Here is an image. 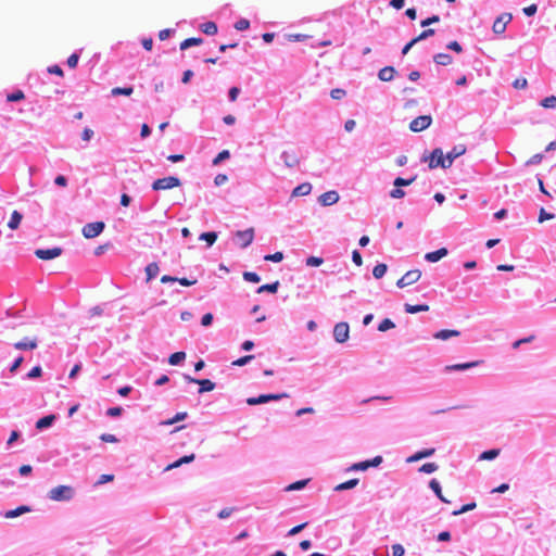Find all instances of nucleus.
Masks as SVG:
<instances>
[{
    "instance_id": "25",
    "label": "nucleus",
    "mask_w": 556,
    "mask_h": 556,
    "mask_svg": "<svg viewBox=\"0 0 556 556\" xmlns=\"http://www.w3.org/2000/svg\"><path fill=\"white\" fill-rule=\"evenodd\" d=\"M197 384L200 386L198 391L199 394L213 391L216 387L215 382L211 381L210 379H198Z\"/></svg>"
},
{
    "instance_id": "16",
    "label": "nucleus",
    "mask_w": 556,
    "mask_h": 556,
    "mask_svg": "<svg viewBox=\"0 0 556 556\" xmlns=\"http://www.w3.org/2000/svg\"><path fill=\"white\" fill-rule=\"evenodd\" d=\"M56 420V416L53 414L39 418L36 422V429L42 431L53 426Z\"/></svg>"
},
{
    "instance_id": "29",
    "label": "nucleus",
    "mask_w": 556,
    "mask_h": 556,
    "mask_svg": "<svg viewBox=\"0 0 556 556\" xmlns=\"http://www.w3.org/2000/svg\"><path fill=\"white\" fill-rule=\"evenodd\" d=\"M404 309H405L406 313L417 314V313H420V312L429 311V306L427 304L412 305V304L406 303L404 305Z\"/></svg>"
},
{
    "instance_id": "12",
    "label": "nucleus",
    "mask_w": 556,
    "mask_h": 556,
    "mask_svg": "<svg viewBox=\"0 0 556 556\" xmlns=\"http://www.w3.org/2000/svg\"><path fill=\"white\" fill-rule=\"evenodd\" d=\"M511 21V15L508 13L500 15L493 23L492 29L495 34H503L506 30V25Z\"/></svg>"
},
{
    "instance_id": "28",
    "label": "nucleus",
    "mask_w": 556,
    "mask_h": 556,
    "mask_svg": "<svg viewBox=\"0 0 556 556\" xmlns=\"http://www.w3.org/2000/svg\"><path fill=\"white\" fill-rule=\"evenodd\" d=\"M134 93V87L132 86H127V87H114L112 90H111V96L112 97H117V96H131Z\"/></svg>"
},
{
    "instance_id": "61",
    "label": "nucleus",
    "mask_w": 556,
    "mask_h": 556,
    "mask_svg": "<svg viewBox=\"0 0 556 556\" xmlns=\"http://www.w3.org/2000/svg\"><path fill=\"white\" fill-rule=\"evenodd\" d=\"M174 34H175V29L165 28V29L160 30L159 38H160V40H166L169 37H172Z\"/></svg>"
},
{
    "instance_id": "51",
    "label": "nucleus",
    "mask_w": 556,
    "mask_h": 556,
    "mask_svg": "<svg viewBox=\"0 0 556 556\" xmlns=\"http://www.w3.org/2000/svg\"><path fill=\"white\" fill-rule=\"evenodd\" d=\"M243 279L248 282L257 283L261 280V277L254 271H244Z\"/></svg>"
},
{
    "instance_id": "17",
    "label": "nucleus",
    "mask_w": 556,
    "mask_h": 556,
    "mask_svg": "<svg viewBox=\"0 0 556 556\" xmlns=\"http://www.w3.org/2000/svg\"><path fill=\"white\" fill-rule=\"evenodd\" d=\"M447 254L448 250L446 248H441L439 250L426 253L425 260L429 263H435L445 257Z\"/></svg>"
},
{
    "instance_id": "62",
    "label": "nucleus",
    "mask_w": 556,
    "mask_h": 556,
    "mask_svg": "<svg viewBox=\"0 0 556 556\" xmlns=\"http://www.w3.org/2000/svg\"><path fill=\"white\" fill-rule=\"evenodd\" d=\"M240 88L239 87H231L228 90V99L231 102H235L238 99V96L240 94Z\"/></svg>"
},
{
    "instance_id": "36",
    "label": "nucleus",
    "mask_w": 556,
    "mask_h": 556,
    "mask_svg": "<svg viewBox=\"0 0 556 556\" xmlns=\"http://www.w3.org/2000/svg\"><path fill=\"white\" fill-rule=\"evenodd\" d=\"M199 239L205 241L207 243V247H211L214 244V242L217 239V232H215V231L202 232L200 235Z\"/></svg>"
},
{
    "instance_id": "34",
    "label": "nucleus",
    "mask_w": 556,
    "mask_h": 556,
    "mask_svg": "<svg viewBox=\"0 0 556 556\" xmlns=\"http://www.w3.org/2000/svg\"><path fill=\"white\" fill-rule=\"evenodd\" d=\"M203 42V39L202 38H195V37H191V38H187L185 39L181 43H180V50H187L189 49L190 47H193V46H199Z\"/></svg>"
},
{
    "instance_id": "9",
    "label": "nucleus",
    "mask_w": 556,
    "mask_h": 556,
    "mask_svg": "<svg viewBox=\"0 0 556 556\" xmlns=\"http://www.w3.org/2000/svg\"><path fill=\"white\" fill-rule=\"evenodd\" d=\"M62 252V248L54 247L50 249H37L35 250V255L40 260L49 261L59 257Z\"/></svg>"
},
{
    "instance_id": "3",
    "label": "nucleus",
    "mask_w": 556,
    "mask_h": 556,
    "mask_svg": "<svg viewBox=\"0 0 556 556\" xmlns=\"http://www.w3.org/2000/svg\"><path fill=\"white\" fill-rule=\"evenodd\" d=\"M254 239V229L248 228L245 230H237L233 233V241L241 249L248 248Z\"/></svg>"
},
{
    "instance_id": "46",
    "label": "nucleus",
    "mask_w": 556,
    "mask_h": 556,
    "mask_svg": "<svg viewBox=\"0 0 556 556\" xmlns=\"http://www.w3.org/2000/svg\"><path fill=\"white\" fill-rule=\"evenodd\" d=\"M368 469V465H366V462H359L351 465L349 468L345 469L346 472L349 471H365Z\"/></svg>"
},
{
    "instance_id": "33",
    "label": "nucleus",
    "mask_w": 556,
    "mask_h": 556,
    "mask_svg": "<svg viewBox=\"0 0 556 556\" xmlns=\"http://www.w3.org/2000/svg\"><path fill=\"white\" fill-rule=\"evenodd\" d=\"M186 359V353L182 351L175 352L168 357V363L173 366L180 365Z\"/></svg>"
},
{
    "instance_id": "6",
    "label": "nucleus",
    "mask_w": 556,
    "mask_h": 556,
    "mask_svg": "<svg viewBox=\"0 0 556 556\" xmlns=\"http://www.w3.org/2000/svg\"><path fill=\"white\" fill-rule=\"evenodd\" d=\"M350 337V326L345 321H341L333 327V339L338 343H344Z\"/></svg>"
},
{
    "instance_id": "8",
    "label": "nucleus",
    "mask_w": 556,
    "mask_h": 556,
    "mask_svg": "<svg viewBox=\"0 0 556 556\" xmlns=\"http://www.w3.org/2000/svg\"><path fill=\"white\" fill-rule=\"evenodd\" d=\"M287 396L288 395L286 393H281V394H261L258 396L247 399V404L250 405V406H254V405L265 404V403H268L270 401H278V400H280L282 397H287Z\"/></svg>"
},
{
    "instance_id": "21",
    "label": "nucleus",
    "mask_w": 556,
    "mask_h": 556,
    "mask_svg": "<svg viewBox=\"0 0 556 556\" xmlns=\"http://www.w3.org/2000/svg\"><path fill=\"white\" fill-rule=\"evenodd\" d=\"M311 191H312V185L309 182H303L293 189L291 197H304V195L309 194Z\"/></svg>"
},
{
    "instance_id": "23",
    "label": "nucleus",
    "mask_w": 556,
    "mask_h": 556,
    "mask_svg": "<svg viewBox=\"0 0 556 556\" xmlns=\"http://www.w3.org/2000/svg\"><path fill=\"white\" fill-rule=\"evenodd\" d=\"M359 483V479L357 478H353V479H350L345 482H342L338 485L334 486V491L336 492H343V491H346V490H352L354 489L357 484Z\"/></svg>"
},
{
    "instance_id": "32",
    "label": "nucleus",
    "mask_w": 556,
    "mask_h": 556,
    "mask_svg": "<svg viewBox=\"0 0 556 556\" xmlns=\"http://www.w3.org/2000/svg\"><path fill=\"white\" fill-rule=\"evenodd\" d=\"M160 273L159 265L156 263H150L146 267L147 281L154 279Z\"/></svg>"
},
{
    "instance_id": "41",
    "label": "nucleus",
    "mask_w": 556,
    "mask_h": 556,
    "mask_svg": "<svg viewBox=\"0 0 556 556\" xmlns=\"http://www.w3.org/2000/svg\"><path fill=\"white\" fill-rule=\"evenodd\" d=\"M308 483V480L307 479H304V480H298L291 484H289L287 488H286V491H299V490H302L306 486V484Z\"/></svg>"
},
{
    "instance_id": "1",
    "label": "nucleus",
    "mask_w": 556,
    "mask_h": 556,
    "mask_svg": "<svg viewBox=\"0 0 556 556\" xmlns=\"http://www.w3.org/2000/svg\"><path fill=\"white\" fill-rule=\"evenodd\" d=\"M47 496L54 502H70L75 496V490L71 485H58L52 488Z\"/></svg>"
},
{
    "instance_id": "13",
    "label": "nucleus",
    "mask_w": 556,
    "mask_h": 556,
    "mask_svg": "<svg viewBox=\"0 0 556 556\" xmlns=\"http://www.w3.org/2000/svg\"><path fill=\"white\" fill-rule=\"evenodd\" d=\"M37 346L38 340L36 338L31 339L28 337H25L13 344V348L20 351L35 350Z\"/></svg>"
},
{
    "instance_id": "4",
    "label": "nucleus",
    "mask_w": 556,
    "mask_h": 556,
    "mask_svg": "<svg viewBox=\"0 0 556 556\" xmlns=\"http://www.w3.org/2000/svg\"><path fill=\"white\" fill-rule=\"evenodd\" d=\"M181 185V181L178 177L168 176L164 178H159L153 181L152 189L155 191L160 190H168Z\"/></svg>"
},
{
    "instance_id": "48",
    "label": "nucleus",
    "mask_w": 556,
    "mask_h": 556,
    "mask_svg": "<svg viewBox=\"0 0 556 556\" xmlns=\"http://www.w3.org/2000/svg\"><path fill=\"white\" fill-rule=\"evenodd\" d=\"M416 177H412L409 179H406V178H402V177H396L393 181V185L395 187H400V188H403V187H407L409 186L414 180H415Z\"/></svg>"
},
{
    "instance_id": "58",
    "label": "nucleus",
    "mask_w": 556,
    "mask_h": 556,
    "mask_svg": "<svg viewBox=\"0 0 556 556\" xmlns=\"http://www.w3.org/2000/svg\"><path fill=\"white\" fill-rule=\"evenodd\" d=\"M266 261H270L274 263L281 262L283 260V253L282 252H276L274 254H267L264 257Z\"/></svg>"
},
{
    "instance_id": "15",
    "label": "nucleus",
    "mask_w": 556,
    "mask_h": 556,
    "mask_svg": "<svg viewBox=\"0 0 556 556\" xmlns=\"http://www.w3.org/2000/svg\"><path fill=\"white\" fill-rule=\"evenodd\" d=\"M481 363H482V361H473V362H468V363L448 365L445 367L444 370L445 371H464V370H468L473 367H477Z\"/></svg>"
},
{
    "instance_id": "47",
    "label": "nucleus",
    "mask_w": 556,
    "mask_h": 556,
    "mask_svg": "<svg viewBox=\"0 0 556 556\" xmlns=\"http://www.w3.org/2000/svg\"><path fill=\"white\" fill-rule=\"evenodd\" d=\"M476 506H477V505H476V503H475V502L468 503V504H466V505H463L459 509L454 510V511L452 513V515H453V516H458V515L465 514V513H467V511H470V510L475 509V508H476Z\"/></svg>"
},
{
    "instance_id": "54",
    "label": "nucleus",
    "mask_w": 556,
    "mask_h": 556,
    "mask_svg": "<svg viewBox=\"0 0 556 556\" xmlns=\"http://www.w3.org/2000/svg\"><path fill=\"white\" fill-rule=\"evenodd\" d=\"M254 358V355H245L232 362V366L242 367L249 364Z\"/></svg>"
},
{
    "instance_id": "37",
    "label": "nucleus",
    "mask_w": 556,
    "mask_h": 556,
    "mask_svg": "<svg viewBox=\"0 0 556 556\" xmlns=\"http://www.w3.org/2000/svg\"><path fill=\"white\" fill-rule=\"evenodd\" d=\"M500 455L498 448H491L482 452L479 456V459L493 460Z\"/></svg>"
},
{
    "instance_id": "59",
    "label": "nucleus",
    "mask_w": 556,
    "mask_h": 556,
    "mask_svg": "<svg viewBox=\"0 0 556 556\" xmlns=\"http://www.w3.org/2000/svg\"><path fill=\"white\" fill-rule=\"evenodd\" d=\"M439 21H440V16L434 14V15H431L430 17H427V18L422 20L420 22V26L421 27H427V26H429L431 24L438 23Z\"/></svg>"
},
{
    "instance_id": "57",
    "label": "nucleus",
    "mask_w": 556,
    "mask_h": 556,
    "mask_svg": "<svg viewBox=\"0 0 556 556\" xmlns=\"http://www.w3.org/2000/svg\"><path fill=\"white\" fill-rule=\"evenodd\" d=\"M345 94L346 91L342 88H334L330 91V97L334 100H341Z\"/></svg>"
},
{
    "instance_id": "56",
    "label": "nucleus",
    "mask_w": 556,
    "mask_h": 556,
    "mask_svg": "<svg viewBox=\"0 0 556 556\" xmlns=\"http://www.w3.org/2000/svg\"><path fill=\"white\" fill-rule=\"evenodd\" d=\"M434 33H435L434 29L428 28V29H425L420 35H418L414 39L416 40V42H419V41L426 40L429 37L433 36Z\"/></svg>"
},
{
    "instance_id": "22",
    "label": "nucleus",
    "mask_w": 556,
    "mask_h": 556,
    "mask_svg": "<svg viewBox=\"0 0 556 556\" xmlns=\"http://www.w3.org/2000/svg\"><path fill=\"white\" fill-rule=\"evenodd\" d=\"M31 509L29 506L21 505L15 509H10L4 513V517L8 519L16 518L25 513H29Z\"/></svg>"
},
{
    "instance_id": "40",
    "label": "nucleus",
    "mask_w": 556,
    "mask_h": 556,
    "mask_svg": "<svg viewBox=\"0 0 556 556\" xmlns=\"http://www.w3.org/2000/svg\"><path fill=\"white\" fill-rule=\"evenodd\" d=\"M202 31L205 35L213 36L217 33V25L214 22H206L202 25Z\"/></svg>"
},
{
    "instance_id": "53",
    "label": "nucleus",
    "mask_w": 556,
    "mask_h": 556,
    "mask_svg": "<svg viewBox=\"0 0 556 556\" xmlns=\"http://www.w3.org/2000/svg\"><path fill=\"white\" fill-rule=\"evenodd\" d=\"M81 50L79 51H75L74 53H72L68 59H67V65L68 67L71 68H75L78 64V61H79V53H80Z\"/></svg>"
},
{
    "instance_id": "26",
    "label": "nucleus",
    "mask_w": 556,
    "mask_h": 556,
    "mask_svg": "<svg viewBox=\"0 0 556 556\" xmlns=\"http://www.w3.org/2000/svg\"><path fill=\"white\" fill-rule=\"evenodd\" d=\"M460 334L457 330L443 329L433 334V337L438 340H448L452 337H458Z\"/></svg>"
},
{
    "instance_id": "11",
    "label": "nucleus",
    "mask_w": 556,
    "mask_h": 556,
    "mask_svg": "<svg viewBox=\"0 0 556 556\" xmlns=\"http://www.w3.org/2000/svg\"><path fill=\"white\" fill-rule=\"evenodd\" d=\"M280 160L288 168H294L300 164V159L294 151H283L280 154Z\"/></svg>"
},
{
    "instance_id": "49",
    "label": "nucleus",
    "mask_w": 556,
    "mask_h": 556,
    "mask_svg": "<svg viewBox=\"0 0 556 556\" xmlns=\"http://www.w3.org/2000/svg\"><path fill=\"white\" fill-rule=\"evenodd\" d=\"M541 105L546 109H555L556 108V97L549 96V97L544 98L541 101Z\"/></svg>"
},
{
    "instance_id": "14",
    "label": "nucleus",
    "mask_w": 556,
    "mask_h": 556,
    "mask_svg": "<svg viewBox=\"0 0 556 556\" xmlns=\"http://www.w3.org/2000/svg\"><path fill=\"white\" fill-rule=\"evenodd\" d=\"M339 199H340L339 193L334 190H331V191H327V192L323 193L319 197L318 201L324 206H330L332 204H336L339 201Z\"/></svg>"
},
{
    "instance_id": "55",
    "label": "nucleus",
    "mask_w": 556,
    "mask_h": 556,
    "mask_svg": "<svg viewBox=\"0 0 556 556\" xmlns=\"http://www.w3.org/2000/svg\"><path fill=\"white\" fill-rule=\"evenodd\" d=\"M250 22L247 18H240L235 23V28L239 31L249 29Z\"/></svg>"
},
{
    "instance_id": "43",
    "label": "nucleus",
    "mask_w": 556,
    "mask_h": 556,
    "mask_svg": "<svg viewBox=\"0 0 556 556\" xmlns=\"http://www.w3.org/2000/svg\"><path fill=\"white\" fill-rule=\"evenodd\" d=\"M188 417V414L186 412L177 413L173 418L166 420L163 422V425L169 426L174 425L178 421L185 420Z\"/></svg>"
},
{
    "instance_id": "39",
    "label": "nucleus",
    "mask_w": 556,
    "mask_h": 556,
    "mask_svg": "<svg viewBox=\"0 0 556 556\" xmlns=\"http://www.w3.org/2000/svg\"><path fill=\"white\" fill-rule=\"evenodd\" d=\"M230 157V152L228 150L220 151L214 159L212 164L214 166H217L222 164L224 161L228 160Z\"/></svg>"
},
{
    "instance_id": "64",
    "label": "nucleus",
    "mask_w": 556,
    "mask_h": 556,
    "mask_svg": "<svg viewBox=\"0 0 556 556\" xmlns=\"http://www.w3.org/2000/svg\"><path fill=\"white\" fill-rule=\"evenodd\" d=\"M404 553H405V549L401 544L392 545V556H403Z\"/></svg>"
},
{
    "instance_id": "5",
    "label": "nucleus",
    "mask_w": 556,
    "mask_h": 556,
    "mask_svg": "<svg viewBox=\"0 0 556 556\" xmlns=\"http://www.w3.org/2000/svg\"><path fill=\"white\" fill-rule=\"evenodd\" d=\"M105 228V224L103 222H93L88 223L83 227V236L87 239H93L101 235Z\"/></svg>"
},
{
    "instance_id": "18",
    "label": "nucleus",
    "mask_w": 556,
    "mask_h": 556,
    "mask_svg": "<svg viewBox=\"0 0 556 556\" xmlns=\"http://www.w3.org/2000/svg\"><path fill=\"white\" fill-rule=\"evenodd\" d=\"M434 453H435V448H433V447H431V448H424V450L417 451L415 454L409 456L406 459V462L407 463H415V462H418L420 459L431 457Z\"/></svg>"
},
{
    "instance_id": "30",
    "label": "nucleus",
    "mask_w": 556,
    "mask_h": 556,
    "mask_svg": "<svg viewBox=\"0 0 556 556\" xmlns=\"http://www.w3.org/2000/svg\"><path fill=\"white\" fill-rule=\"evenodd\" d=\"M433 61L438 65L446 66L453 62V58L448 53H438L433 56Z\"/></svg>"
},
{
    "instance_id": "27",
    "label": "nucleus",
    "mask_w": 556,
    "mask_h": 556,
    "mask_svg": "<svg viewBox=\"0 0 556 556\" xmlns=\"http://www.w3.org/2000/svg\"><path fill=\"white\" fill-rule=\"evenodd\" d=\"M23 215L18 211H13L11 214L10 220L8 223V227L12 230H15L18 228L21 222H22Z\"/></svg>"
},
{
    "instance_id": "20",
    "label": "nucleus",
    "mask_w": 556,
    "mask_h": 556,
    "mask_svg": "<svg viewBox=\"0 0 556 556\" xmlns=\"http://www.w3.org/2000/svg\"><path fill=\"white\" fill-rule=\"evenodd\" d=\"M396 71L393 66H384L378 72V78L381 81H391L394 78Z\"/></svg>"
},
{
    "instance_id": "42",
    "label": "nucleus",
    "mask_w": 556,
    "mask_h": 556,
    "mask_svg": "<svg viewBox=\"0 0 556 556\" xmlns=\"http://www.w3.org/2000/svg\"><path fill=\"white\" fill-rule=\"evenodd\" d=\"M395 327V324L390 318H384L381 320V323L378 325V330L381 332H386L390 329H393Z\"/></svg>"
},
{
    "instance_id": "52",
    "label": "nucleus",
    "mask_w": 556,
    "mask_h": 556,
    "mask_svg": "<svg viewBox=\"0 0 556 556\" xmlns=\"http://www.w3.org/2000/svg\"><path fill=\"white\" fill-rule=\"evenodd\" d=\"M324 263V258L318 256H309L306 258L305 264L309 267H318Z\"/></svg>"
},
{
    "instance_id": "7",
    "label": "nucleus",
    "mask_w": 556,
    "mask_h": 556,
    "mask_svg": "<svg viewBox=\"0 0 556 556\" xmlns=\"http://www.w3.org/2000/svg\"><path fill=\"white\" fill-rule=\"evenodd\" d=\"M431 123L432 117L430 115H420L409 123V129L413 132H419L430 127Z\"/></svg>"
},
{
    "instance_id": "63",
    "label": "nucleus",
    "mask_w": 556,
    "mask_h": 556,
    "mask_svg": "<svg viewBox=\"0 0 556 556\" xmlns=\"http://www.w3.org/2000/svg\"><path fill=\"white\" fill-rule=\"evenodd\" d=\"M390 197L393 199H402L405 197V191L400 187H395L390 191Z\"/></svg>"
},
{
    "instance_id": "19",
    "label": "nucleus",
    "mask_w": 556,
    "mask_h": 556,
    "mask_svg": "<svg viewBox=\"0 0 556 556\" xmlns=\"http://www.w3.org/2000/svg\"><path fill=\"white\" fill-rule=\"evenodd\" d=\"M194 458H195L194 454L185 455V456L180 457L179 459L175 460L174 463L167 465L165 468V471L178 468L185 464H190L194 460Z\"/></svg>"
},
{
    "instance_id": "31",
    "label": "nucleus",
    "mask_w": 556,
    "mask_h": 556,
    "mask_svg": "<svg viewBox=\"0 0 556 556\" xmlns=\"http://www.w3.org/2000/svg\"><path fill=\"white\" fill-rule=\"evenodd\" d=\"M421 277V271L419 269H412V270H408L405 275H404V278L406 280V283H408V286L417 282Z\"/></svg>"
},
{
    "instance_id": "2",
    "label": "nucleus",
    "mask_w": 556,
    "mask_h": 556,
    "mask_svg": "<svg viewBox=\"0 0 556 556\" xmlns=\"http://www.w3.org/2000/svg\"><path fill=\"white\" fill-rule=\"evenodd\" d=\"M422 162H428L429 168L433 169L437 167L446 168L445 162L446 159H444V154L442 149L435 148L429 156H424L421 159Z\"/></svg>"
},
{
    "instance_id": "38",
    "label": "nucleus",
    "mask_w": 556,
    "mask_h": 556,
    "mask_svg": "<svg viewBox=\"0 0 556 556\" xmlns=\"http://www.w3.org/2000/svg\"><path fill=\"white\" fill-rule=\"evenodd\" d=\"M387 270H388L387 265H386V264H383V263H379V264H377V265L374 267V269H372V275H374V277H375L376 279H380V278H382V277L386 275Z\"/></svg>"
},
{
    "instance_id": "60",
    "label": "nucleus",
    "mask_w": 556,
    "mask_h": 556,
    "mask_svg": "<svg viewBox=\"0 0 556 556\" xmlns=\"http://www.w3.org/2000/svg\"><path fill=\"white\" fill-rule=\"evenodd\" d=\"M123 408L121 406L110 407L106 410V416L109 417H119L123 413Z\"/></svg>"
},
{
    "instance_id": "50",
    "label": "nucleus",
    "mask_w": 556,
    "mask_h": 556,
    "mask_svg": "<svg viewBox=\"0 0 556 556\" xmlns=\"http://www.w3.org/2000/svg\"><path fill=\"white\" fill-rule=\"evenodd\" d=\"M439 466L435 463H426L420 468L419 471L424 473H432L437 471Z\"/></svg>"
},
{
    "instance_id": "44",
    "label": "nucleus",
    "mask_w": 556,
    "mask_h": 556,
    "mask_svg": "<svg viewBox=\"0 0 556 556\" xmlns=\"http://www.w3.org/2000/svg\"><path fill=\"white\" fill-rule=\"evenodd\" d=\"M25 98L22 90H15L7 96L8 102H18Z\"/></svg>"
},
{
    "instance_id": "45",
    "label": "nucleus",
    "mask_w": 556,
    "mask_h": 556,
    "mask_svg": "<svg viewBox=\"0 0 556 556\" xmlns=\"http://www.w3.org/2000/svg\"><path fill=\"white\" fill-rule=\"evenodd\" d=\"M42 375V368L41 366L37 365L35 367H33L26 375V379H37L39 378L40 376Z\"/></svg>"
},
{
    "instance_id": "35",
    "label": "nucleus",
    "mask_w": 556,
    "mask_h": 556,
    "mask_svg": "<svg viewBox=\"0 0 556 556\" xmlns=\"http://www.w3.org/2000/svg\"><path fill=\"white\" fill-rule=\"evenodd\" d=\"M279 288V281L266 283L257 288L256 293L269 292L276 293Z\"/></svg>"
},
{
    "instance_id": "10",
    "label": "nucleus",
    "mask_w": 556,
    "mask_h": 556,
    "mask_svg": "<svg viewBox=\"0 0 556 556\" xmlns=\"http://www.w3.org/2000/svg\"><path fill=\"white\" fill-rule=\"evenodd\" d=\"M466 146L464 144H457V146H454L453 149L451 151H448L446 153V155H444V159H446V162H445V165H446V168L451 167L453 162L464 155L466 153Z\"/></svg>"
},
{
    "instance_id": "24",
    "label": "nucleus",
    "mask_w": 556,
    "mask_h": 556,
    "mask_svg": "<svg viewBox=\"0 0 556 556\" xmlns=\"http://www.w3.org/2000/svg\"><path fill=\"white\" fill-rule=\"evenodd\" d=\"M429 488L434 492V494L441 502L448 503V501L443 496L441 484L437 479L430 480Z\"/></svg>"
}]
</instances>
